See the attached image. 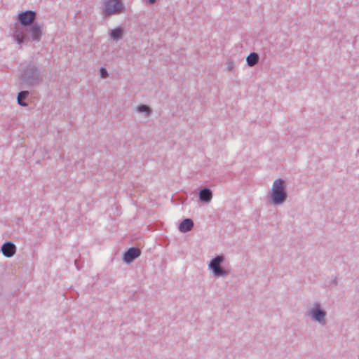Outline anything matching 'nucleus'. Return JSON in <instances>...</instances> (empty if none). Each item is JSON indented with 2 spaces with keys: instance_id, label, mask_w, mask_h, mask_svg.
Listing matches in <instances>:
<instances>
[{
  "instance_id": "nucleus-10",
  "label": "nucleus",
  "mask_w": 359,
  "mask_h": 359,
  "mask_svg": "<svg viewBox=\"0 0 359 359\" xmlns=\"http://www.w3.org/2000/svg\"><path fill=\"white\" fill-rule=\"evenodd\" d=\"M258 60L259 56L255 53H252L247 57V62L250 67L255 65L258 62Z\"/></svg>"
},
{
  "instance_id": "nucleus-14",
  "label": "nucleus",
  "mask_w": 359,
  "mask_h": 359,
  "mask_svg": "<svg viewBox=\"0 0 359 359\" xmlns=\"http://www.w3.org/2000/svg\"><path fill=\"white\" fill-rule=\"evenodd\" d=\"M140 112H149V108L147 105H141L138 107Z\"/></svg>"
},
{
  "instance_id": "nucleus-5",
  "label": "nucleus",
  "mask_w": 359,
  "mask_h": 359,
  "mask_svg": "<svg viewBox=\"0 0 359 359\" xmlns=\"http://www.w3.org/2000/svg\"><path fill=\"white\" fill-rule=\"evenodd\" d=\"M140 255V250L135 248H130L123 255V260L126 263H130L135 258Z\"/></svg>"
},
{
  "instance_id": "nucleus-13",
  "label": "nucleus",
  "mask_w": 359,
  "mask_h": 359,
  "mask_svg": "<svg viewBox=\"0 0 359 359\" xmlns=\"http://www.w3.org/2000/svg\"><path fill=\"white\" fill-rule=\"evenodd\" d=\"M123 34V29L121 28H117L111 31V36L114 39H118Z\"/></svg>"
},
{
  "instance_id": "nucleus-4",
  "label": "nucleus",
  "mask_w": 359,
  "mask_h": 359,
  "mask_svg": "<svg viewBox=\"0 0 359 359\" xmlns=\"http://www.w3.org/2000/svg\"><path fill=\"white\" fill-rule=\"evenodd\" d=\"M222 261L223 257L222 256H217L213 259L210 264V268L214 271L216 276H224L226 274V271L222 269L219 266Z\"/></svg>"
},
{
  "instance_id": "nucleus-17",
  "label": "nucleus",
  "mask_w": 359,
  "mask_h": 359,
  "mask_svg": "<svg viewBox=\"0 0 359 359\" xmlns=\"http://www.w3.org/2000/svg\"><path fill=\"white\" fill-rule=\"evenodd\" d=\"M148 1L150 3V4H154L156 0H148Z\"/></svg>"
},
{
  "instance_id": "nucleus-3",
  "label": "nucleus",
  "mask_w": 359,
  "mask_h": 359,
  "mask_svg": "<svg viewBox=\"0 0 359 359\" xmlns=\"http://www.w3.org/2000/svg\"><path fill=\"white\" fill-rule=\"evenodd\" d=\"M35 17L34 11H27L19 13L18 20L22 25H28L34 22Z\"/></svg>"
},
{
  "instance_id": "nucleus-6",
  "label": "nucleus",
  "mask_w": 359,
  "mask_h": 359,
  "mask_svg": "<svg viewBox=\"0 0 359 359\" xmlns=\"http://www.w3.org/2000/svg\"><path fill=\"white\" fill-rule=\"evenodd\" d=\"M1 252L5 257H11L16 252L15 245L11 242H6L2 245Z\"/></svg>"
},
{
  "instance_id": "nucleus-16",
  "label": "nucleus",
  "mask_w": 359,
  "mask_h": 359,
  "mask_svg": "<svg viewBox=\"0 0 359 359\" xmlns=\"http://www.w3.org/2000/svg\"><path fill=\"white\" fill-rule=\"evenodd\" d=\"M16 38H17V40L19 43H22L23 41V39H24V36L23 35H16Z\"/></svg>"
},
{
  "instance_id": "nucleus-7",
  "label": "nucleus",
  "mask_w": 359,
  "mask_h": 359,
  "mask_svg": "<svg viewBox=\"0 0 359 359\" xmlns=\"http://www.w3.org/2000/svg\"><path fill=\"white\" fill-rule=\"evenodd\" d=\"M194 226V223L190 219H184L179 226V230L181 232L185 233L189 231Z\"/></svg>"
},
{
  "instance_id": "nucleus-8",
  "label": "nucleus",
  "mask_w": 359,
  "mask_h": 359,
  "mask_svg": "<svg viewBox=\"0 0 359 359\" xmlns=\"http://www.w3.org/2000/svg\"><path fill=\"white\" fill-rule=\"evenodd\" d=\"M199 198L201 201L209 202L212 199V192L208 189H203L199 192Z\"/></svg>"
},
{
  "instance_id": "nucleus-2",
  "label": "nucleus",
  "mask_w": 359,
  "mask_h": 359,
  "mask_svg": "<svg viewBox=\"0 0 359 359\" xmlns=\"http://www.w3.org/2000/svg\"><path fill=\"white\" fill-rule=\"evenodd\" d=\"M123 9L121 0H109L106 1L104 12L105 15H110L120 13Z\"/></svg>"
},
{
  "instance_id": "nucleus-11",
  "label": "nucleus",
  "mask_w": 359,
  "mask_h": 359,
  "mask_svg": "<svg viewBox=\"0 0 359 359\" xmlns=\"http://www.w3.org/2000/svg\"><path fill=\"white\" fill-rule=\"evenodd\" d=\"M41 35V29L38 26H34L31 29V36L32 40H38L39 39Z\"/></svg>"
},
{
  "instance_id": "nucleus-15",
  "label": "nucleus",
  "mask_w": 359,
  "mask_h": 359,
  "mask_svg": "<svg viewBox=\"0 0 359 359\" xmlns=\"http://www.w3.org/2000/svg\"><path fill=\"white\" fill-rule=\"evenodd\" d=\"M100 72L101 77L106 78L107 76V72L104 68H101Z\"/></svg>"
},
{
  "instance_id": "nucleus-1",
  "label": "nucleus",
  "mask_w": 359,
  "mask_h": 359,
  "mask_svg": "<svg viewBox=\"0 0 359 359\" xmlns=\"http://www.w3.org/2000/svg\"><path fill=\"white\" fill-rule=\"evenodd\" d=\"M283 180L278 179L274 181L272 188L271 198L274 204H280L286 198Z\"/></svg>"
},
{
  "instance_id": "nucleus-12",
  "label": "nucleus",
  "mask_w": 359,
  "mask_h": 359,
  "mask_svg": "<svg viewBox=\"0 0 359 359\" xmlns=\"http://www.w3.org/2000/svg\"><path fill=\"white\" fill-rule=\"evenodd\" d=\"M28 94H29L28 91H22V92H20L18 94V102L20 105H22V106H26L27 105V104L24 103L22 102V100H25L27 97Z\"/></svg>"
},
{
  "instance_id": "nucleus-9",
  "label": "nucleus",
  "mask_w": 359,
  "mask_h": 359,
  "mask_svg": "<svg viewBox=\"0 0 359 359\" xmlns=\"http://www.w3.org/2000/svg\"><path fill=\"white\" fill-rule=\"evenodd\" d=\"M311 315L316 320H317L320 323H325V313L323 312V311H321L320 309H317V310L313 309L311 311Z\"/></svg>"
}]
</instances>
